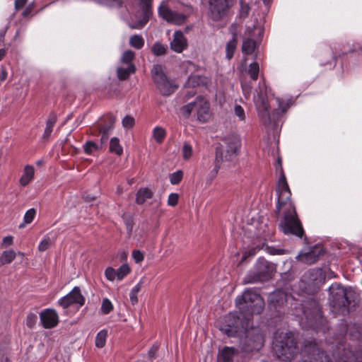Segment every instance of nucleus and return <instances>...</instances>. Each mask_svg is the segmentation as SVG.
Returning <instances> with one entry per match:
<instances>
[{
    "label": "nucleus",
    "instance_id": "nucleus-11",
    "mask_svg": "<svg viewBox=\"0 0 362 362\" xmlns=\"http://www.w3.org/2000/svg\"><path fill=\"white\" fill-rule=\"evenodd\" d=\"M255 269L256 276L252 279L245 280V283H252L269 279L274 271V266L264 259L259 258L256 264Z\"/></svg>",
    "mask_w": 362,
    "mask_h": 362
},
{
    "label": "nucleus",
    "instance_id": "nucleus-25",
    "mask_svg": "<svg viewBox=\"0 0 362 362\" xmlns=\"http://www.w3.org/2000/svg\"><path fill=\"white\" fill-rule=\"evenodd\" d=\"M129 45L136 49H141L145 43L144 37L140 35H133L129 37Z\"/></svg>",
    "mask_w": 362,
    "mask_h": 362
},
{
    "label": "nucleus",
    "instance_id": "nucleus-31",
    "mask_svg": "<svg viewBox=\"0 0 362 362\" xmlns=\"http://www.w3.org/2000/svg\"><path fill=\"white\" fill-rule=\"evenodd\" d=\"M134 56H135L134 52H132V50L125 51L121 57V59H120L121 64H122L125 66L134 65L132 63Z\"/></svg>",
    "mask_w": 362,
    "mask_h": 362
},
{
    "label": "nucleus",
    "instance_id": "nucleus-49",
    "mask_svg": "<svg viewBox=\"0 0 362 362\" xmlns=\"http://www.w3.org/2000/svg\"><path fill=\"white\" fill-rule=\"evenodd\" d=\"M311 304L313 305L312 313H308V311L305 308V307H303V309H304L303 310V313H304V315H305V317L307 318H309L310 315H317L320 313V309H319L318 305H317V303L315 301H312Z\"/></svg>",
    "mask_w": 362,
    "mask_h": 362
},
{
    "label": "nucleus",
    "instance_id": "nucleus-38",
    "mask_svg": "<svg viewBox=\"0 0 362 362\" xmlns=\"http://www.w3.org/2000/svg\"><path fill=\"white\" fill-rule=\"evenodd\" d=\"M115 119L112 117H110V124L107 127H102L100 130V133H102L101 136V143H105L108 137V133L110 130L112 128Z\"/></svg>",
    "mask_w": 362,
    "mask_h": 362
},
{
    "label": "nucleus",
    "instance_id": "nucleus-55",
    "mask_svg": "<svg viewBox=\"0 0 362 362\" xmlns=\"http://www.w3.org/2000/svg\"><path fill=\"white\" fill-rule=\"evenodd\" d=\"M125 226L127 231L129 234H131L133 230L134 222L132 218H129L125 220Z\"/></svg>",
    "mask_w": 362,
    "mask_h": 362
},
{
    "label": "nucleus",
    "instance_id": "nucleus-35",
    "mask_svg": "<svg viewBox=\"0 0 362 362\" xmlns=\"http://www.w3.org/2000/svg\"><path fill=\"white\" fill-rule=\"evenodd\" d=\"M141 287H142V284H141V283L139 282V283L136 284L132 288V289L130 291L129 298H130V301L132 305H135L137 303V302H138L137 295H138L139 292L141 291Z\"/></svg>",
    "mask_w": 362,
    "mask_h": 362
},
{
    "label": "nucleus",
    "instance_id": "nucleus-47",
    "mask_svg": "<svg viewBox=\"0 0 362 362\" xmlns=\"http://www.w3.org/2000/svg\"><path fill=\"white\" fill-rule=\"evenodd\" d=\"M179 200V194L177 193H170L168 197V205L170 206H175Z\"/></svg>",
    "mask_w": 362,
    "mask_h": 362
},
{
    "label": "nucleus",
    "instance_id": "nucleus-16",
    "mask_svg": "<svg viewBox=\"0 0 362 362\" xmlns=\"http://www.w3.org/2000/svg\"><path fill=\"white\" fill-rule=\"evenodd\" d=\"M40 320L44 328L52 329L58 325L59 315L55 310L47 308L40 313Z\"/></svg>",
    "mask_w": 362,
    "mask_h": 362
},
{
    "label": "nucleus",
    "instance_id": "nucleus-34",
    "mask_svg": "<svg viewBox=\"0 0 362 362\" xmlns=\"http://www.w3.org/2000/svg\"><path fill=\"white\" fill-rule=\"evenodd\" d=\"M83 148L86 154L91 155L97 151L100 146L93 141H88L83 144Z\"/></svg>",
    "mask_w": 362,
    "mask_h": 362
},
{
    "label": "nucleus",
    "instance_id": "nucleus-1",
    "mask_svg": "<svg viewBox=\"0 0 362 362\" xmlns=\"http://www.w3.org/2000/svg\"><path fill=\"white\" fill-rule=\"evenodd\" d=\"M276 193L278 196L276 210L279 214L282 213L284 215L279 224L280 230L286 235L293 234L301 238L303 230L291 200V193L283 173L278 181Z\"/></svg>",
    "mask_w": 362,
    "mask_h": 362
},
{
    "label": "nucleus",
    "instance_id": "nucleus-52",
    "mask_svg": "<svg viewBox=\"0 0 362 362\" xmlns=\"http://www.w3.org/2000/svg\"><path fill=\"white\" fill-rule=\"evenodd\" d=\"M122 123L124 128H131L134 124V117L127 115L122 119Z\"/></svg>",
    "mask_w": 362,
    "mask_h": 362
},
{
    "label": "nucleus",
    "instance_id": "nucleus-33",
    "mask_svg": "<svg viewBox=\"0 0 362 362\" xmlns=\"http://www.w3.org/2000/svg\"><path fill=\"white\" fill-rule=\"evenodd\" d=\"M237 46V41L235 37L230 40L226 45V58L230 59L234 54Z\"/></svg>",
    "mask_w": 362,
    "mask_h": 362
},
{
    "label": "nucleus",
    "instance_id": "nucleus-10",
    "mask_svg": "<svg viewBox=\"0 0 362 362\" xmlns=\"http://www.w3.org/2000/svg\"><path fill=\"white\" fill-rule=\"evenodd\" d=\"M262 33L263 30L260 26H254L252 29L250 27L247 28L245 32L247 38L243 40L242 45V51L245 54H252L255 52L257 47L256 35L260 37Z\"/></svg>",
    "mask_w": 362,
    "mask_h": 362
},
{
    "label": "nucleus",
    "instance_id": "nucleus-48",
    "mask_svg": "<svg viewBox=\"0 0 362 362\" xmlns=\"http://www.w3.org/2000/svg\"><path fill=\"white\" fill-rule=\"evenodd\" d=\"M132 257L136 263L140 264L144 259V254L141 250H135L132 252Z\"/></svg>",
    "mask_w": 362,
    "mask_h": 362
},
{
    "label": "nucleus",
    "instance_id": "nucleus-15",
    "mask_svg": "<svg viewBox=\"0 0 362 362\" xmlns=\"http://www.w3.org/2000/svg\"><path fill=\"white\" fill-rule=\"evenodd\" d=\"M209 16L214 21L221 19L228 7V0H209Z\"/></svg>",
    "mask_w": 362,
    "mask_h": 362
},
{
    "label": "nucleus",
    "instance_id": "nucleus-53",
    "mask_svg": "<svg viewBox=\"0 0 362 362\" xmlns=\"http://www.w3.org/2000/svg\"><path fill=\"white\" fill-rule=\"evenodd\" d=\"M13 242V237L12 235H8L3 238L1 243L2 247H7L11 246Z\"/></svg>",
    "mask_w": 362,
    "mask_h": 362
},
{
    "label": "nucleus",
    "instance_id": "nucleus-51",
    "mask_svg": "<svg viewBox=\"0 0 362 362\" xmlns=\"http://www.w3.org/2000/svg\"><path fill=\"white\" fill-rule=\"evenodd\" d=\"M240 16L241 17H246L250 11L249 4L240 0Z\"/></svg>",
    "mask_w": 362,
    "mask_h": 362
},
{
    "label": "nucleus",
    "instance_id": "nucleus-45",
    "mask_svg": "<svg viewBox=\"0 0 362 362\" xmlns=\"http://www.w3.org/2000/svg\"><path fill=\"white\" fill-rule=\"evenodd\" d=\"M94 2L107 6H119L121 4L120 0H93Z\"/></svg>",
    "mask_w": 362,
    "mask_h": 362
},
{
    "label": "nucleus",
    "instance_id": "nucleus-61",
    "mask_svg": "<svg viewBox=\"0 0 362 362\" xmlns=\"http://www.w3.org/2000/svg\"><path fill=\"white\" fill-rule=\"evenodd\" d=\"M5 54H6L5 49H0V60H1L3 59V57H4Z\"/></svg>",
    "mask_w": 362,
    "mask_h": 362
},
{
    "label": "nucleus",
    "instance_id": "nucleus-28",
    "mask_svg": "<svg viewBox=\"0 0 362 362\" xmlns=\"http://www.w3.org/2000/svg\"><path fill=\"white\" fill-rule=\"evenodd\" d=\"M16 252L13 250L3 252L0 257V262L3 264L11 263L16 257Z\"/></svg>",
    "mask_w": 362,
    "mask_h": 362
},
{
    "label": "nucleus",
    "instance_id": "nucleus-7",
    "mask_svg": "<svg viewBox=\"0 0 362 362\" xmlns=\"http://www.w3.org/2000/svg\"><path fill=\"white\" fill-rule=\"evenodd\" d=\"M329 303L336 311L344 315L346 309V288L337 284H333L329 288Z\"/></svg>",
    "mask_w": 362,
    "mask_h": 362
},
{
    "label": "nucleus",
    "instance_id": "nucleus-39",
    "mask_svg": "<svg viewBox=\"0 0 362 362\" xmlns=\"http://www.w3.org/2000/svg\"><path fill=\"white\" fill-rule=\"evenodd\" d=\"M259 71V66L258 63L253 62L250 64L247 72L252 80L256 81L257 79Z\"/></svg>",
    "mask_w": 362,
    "mask_h": 362
},
{
    "label": "nucleus",
    "instance_id": "nucleus-9",
    "mask_svg": "<svg viewBox=\"0 0 362 362\" xmlns=\"http://www.w3.org/2000/svg\"><path fill=\"white\" fill-rule=\"evenodd\" d=\"M259 92L254 96V102L259 112V117L265 122L269 121V104L267 99V89L264 82L259 83Z\"/></svg>",
    "mask_w": 362,
    "mask_h": 362
},
{
    "label": "nucleus",
    "instance_id": "nucleus-23",
    "mask_svg": "<svg viewBox=\"0 0 362 362\" xmlns=\"http://www.w3.org/2000/svg\"><path fill=\"white\" fill-rule=\"evenodd\" d=\"M153 193L148 188H141L137 193L136 197V202L138 204H143L147 199L152 197Z\"/></svg>",
    "mask_w": 362,
    "mask_h": 362
},
{
    "label": "nucleus",
    "instance_id": "nucleus-63",
    "mask_svg": "<svg viewBox=\"0 0 362 362\" xmlns=\"http://www.w3.org/2000/svg\"><path fill=\"white\" fill-rule=\"evenodd\" d=\"M122 192H123V189H122V187H120V186H118V187H117V192L119 194H122Z\"/></svg>",
    "mask_w": 362,
    "mask_h": 362
},
{
    "label": "nucleus",
    "instance_id": "nucleus-29",
    "mask_svg": "<svg viewBox=\"0 0 362 362\" xmlns=\"http://www.w3.org/2000/svg\"><path fill=\"white\" fill-rule=\"evenodd\" d=\"M107 337V331L106 329L100 330L96 335L95 337V346L98 348H103L105 346L106 343V339Z\"/></svg>",
    "mask_w": 362,
    "mask_h": 362
},
{
    "label": "nucleus",
    "instance_id": "nucleus-50",
    "mask_svg": "<svg viewBox=\"0 0 362 362\" xmlns=\"http://www.w3.org/2000/svg\"><path fill=\"white\" fill-rule=\"evenodd\" d=\"M37 315L35 313H30L26 317V325L28 327L33 328L37 322Z\"/></svg>",
    "mask_w": 362,
    "mask_h": 362
},
{
    "label": "nucleus",
    "instance_id": "nucleus-43",
    "mask_svg": "<svg viewBox=\"0 0 362 362\" xmlns=\"http://www.w3.org/2000/svg\"><path fill=\"white\" fill-rule=\"evenodd\" d=\"M104 274L105 278L110 281H113L117 279V270L112 267H107Z\"/></svg>",
    "mask_w": 362,
    "mask_h": 362
},
{
    "label": "nucleus",
    "instance_id": "nucleus-40",
    "mask_svg": "<svg viewBox=\"0 0 362 362\" xmlns=\"http://www.w3.org/2000/svg\"><path fill=\"white\" fill-rule=\"evenodd\" d=\"M52 245V240L51 238L45 235L38 245V250L40 252H44L47 250Z\"/></svg>",
    "mask_w": 362,
    "mask_h": 362
},
{
    "label": "nucleus",
    "instance_id": "nucleus-18",
    "mask_svg": "<svg viewBox=\"0 0 362 362\" xmlns=\"http://www.w3.org/2000/svg\"><path fill=\"white\" fill-rule=\"evenodd\" d=\"M322 250L318 248H313L309 250L308 252H300L296 258L308 264H311L315 263L319 258V256L321 254Z\"/></svg>",
    "mask_w": 362,
    "mask_h": 362
},
{
    "label": "nucleus",
    "instance_id": "nucleus-19",
    "mask_svg": "<svg viewBox=\"0 0 362 362\" xmlns=\"http://www.w3.org/2000/svg\"><path fill=\"white\" fill-rule=\"evenodd\" d=\"M237 351L233 347H224L219 351L218 362H233Z\"/></svg>",
    "mask_w": 362,
    "mask_h": 362
},
{
    "label": "nucleus",
    "instance_id": "nucleus-57",
    "mask_svg": "<svg viewBox=\"0 0 362 362\" xmlns=\"http://www.w3.org/2000/svg\"><path fill=\"white\" fill-rule=\"evenodd\" d=\"M7 77V72L4 69H0V83L5 81Z\"/></svg>",
    "mask_w": 362,
    "mask_h": 362
},
{
    "label": "nucleus",
    "instance_id": "nucleus-41",
    "mask_svg": "<svg viewBox=\"0 0 362 362\" xmlns=\"http://www.w3.org/2000/svg\"><path fill=\"white\" fill-rule=\"evenodd\" d=\"M113 305L112 302L108 298H104L101 305V312L103 314L107 315L109 314L111 311L113 310Z\"/></svg>",
    "mask_w": 362,
    "mask_h": 362
},
{
    "label": "nucleus",
    "instance_id": "nucleus-54",
    "mask_svg": "<svg viewBox=\"0 0 362 362\" xmlns=\"http://www.w3.org/2000/svg\"><path fill=\"white\" fill-rule=\"evenodd\" d=\"M242 89L244 95L249 98L251 93L252 86L246 83H242Z\"/></svg>",
    "mask_w": 362,
    "mask_h": 362
},
{
    "label": "nucleus",
    "instance_id": "nucleus-46",
    "mask_svg": "<svg viewBox=\"0 0 362 362\" xmlns=\"http://www.w3.org/2000/svg\"><path fill=\"white\" fill-rule=\"evenodd\" d=\"M35 214L36 212L34 209H30L29 210H28L25 212L23 218L25 224L30 223L33 221L35 216Z\"/></svg>",
    "mask_w": 362,
    "mask_h": 362
},
{
    "label": "nucleus",
    "instance_id": "nucleus-32",
    "mask_svg": "<svg viewBox=\"0 0 362 362\" xmlns=\"http://www.w3.org/2000/svg\"><path fill=\"white\" fill-rule=\"evenodd\" d=\"M193 155L192 146L187 141L183 144L182 147V156L185 160H189Z\"/></svg>",
    "mask_w": 362,
    "mask_h": 362
},
{
    "label": "nucleus",
    "instance_id": "nucleus-24",
    "mask_svg": "<svg viewBox=\"0 0 362 362\" xmlns=\"http://www.w3.org/2000/svg\"><path fill=\"white\" fill-rule=\"evenodd\" d=\"M56 122L57 115L54 112H51L46 122V127L43 134L45 138H48L51 135Z\"/></svg>",
    "mask_w": 362,
    "mask_h": 362
},
{
    "label": "nucleus",
    "instance_id": "nucleus-5",
    "mask_svg": "<svg viewBox=\"0 0 362 362\" xmlns=\"http://www.w3.org/2000/svg\"><path fill=\"white\" fill-rule=\"evenodd\" d=\"M240 147V139L235 134H230L223 136L216 150V159L221 160H230L235 158Z\"/></svg>",
    "mask_w": 362,
    "mask_h": 362
},
{
    "label": "nucleus",
    "instance_id": "nucleus-64",
    "mask_svg": "<svg viewBox=\"0 0 362 362\" xmlns=\"http://www.w3.org/2000/svg\"><path fill=\"white\" fill-rule=\"evenodd\" d=\"M121 257H122V259H127V252H123L122 253V255H121Z\"/></svg>",
    "mask_w": 362,
    "mask_h": 362
},
{
    "label": "nucleus",
    "instance_id": "nucleus-4",
    "mask_svg": "<svg viewBox=\"0 0 362 362\" xmlns=\"http://www.w3.org/2000/svg\"><path fill=\"white\" fill-rule=\"evenodd\" d=\"M181 112L185 117L193 115L202 123L209 121L212 115L209 102L203 97H197L193 102L183 106Z\"/></svg>",
    "mask_w": 362,
    "mask_h": 362
},
{
    "label": "nucleus",
    "instance_id": "nucleus-6",
    "mask_svg": "<svg viewBox=\"0 0 362 362\" xmlns=\"http://www.w3.org/2000/svg\"><path fill=\"white\" fill-rule=\"evenodd\" d=\"M220 330L228 337H234L239 332L247 329L250 325L249 321L245 320L239 313H230L226 315L219 324Z\"/></svg>",
    "mask_w": 362,
    "mask_h": 362
},
{
    "label": "nucleus",
    "instance_id": "nucleus-37",
    "mask_svg": "<svg viewBox=\"0 0 362 362\" xmlns=\"http://www.w3.org/2000/svg\"><path fill=\"white\" fill-rule=\"evenodd\" d=\"M167 46L160 42H156L151 47V51L156 56H161L166 53Z\"/></svg>",
    "mask_w": 362,
    "mask_h": 362
},
{
    "label": "nucleus",
    "instance_id": "nucleus-13",
    "mask_svg": "<svg viewBox=\"0 0 362 362\" xmlns=\"http://www.w3.org/2000/svg\"><path fill=\"white\" fill-rule=\"evenodd\" d=\"M142 5L141 15L136 16V21L134 23H129V25L132 29H141L149 21L152 16L151 0H140Z\"/></svg>",
    "mask_w": 362,
    "mask_h": 362
},
{
    "label": "nucleus",
    "instance_id": "nucleus-22",
    "mask_svg": "<svg viewBox=\"0 0 362 362\" xmlns=\"http://www.w3.org/2000/svg\"><path fill=\"white\" fill-rule=\"evenodd\" d=\"M35 169L32 165H26L23 170V175L20 179V184L22 186H26L33 179Z\"/></svg>",
    "mask_w": 362,
    "mask_h": 362
},
{
    "label": "nucleus",
    "instance_id": "nucleus-2",
    "mask_svg": "<svg viewBox=\"0 0 362 362\" xmlns=\"http://www.w3.org/2000/svg\"><path fill=\"white\" fill-rule=\"evenodd\" d=\"M235 305L242 317L250 321L253 315H258L262 312L264 302L258 293L248 289L236 298Z\"/></svg>",
    "mask_w": 362,
    "mask_h": 362
},
{
    "label": "nucleus",
    "instance_id": "nucleus-42",
    "mask_svg": "<svg viewBox=\"0 0 362 362\" xmlns=\"http://www.w3.org/2000/svg\"><path fill=\"white\" fill-rule=\"evenodd\" d=\"M182 177V171L177 170L176 172L170 175V182L172 185H177L181 182Z\"/></svg>",
    "mask_w": 362,
    "mask_h": 362
},
{
    "label": "nucleus",
    "instance_id": "nucleus-56",
    "mask_svg": "<svg viewBox=\"0 0 362 362\" xmlns=\"http://www.w3.org/2000/svg\"><path fill=\"white\" fill-rule=\"evenodd\" d=\"M277 101L279 103V108L281 109V111L282 112L286 111V110L288 107V104L285 103L284 101H281L279 98H277Z\"/></svg>",
    "mask_w": 362,
    "mask_h": 362
},
{
    "label": "nucleus",
    "instance_id": "nucleus-36",
    "mask_svg": "<svg viewBox=\"0 0 362 362\" xmlns=\"http://www.w3.org/2000/svg\"><path fill=\"white\" fill-rule=\"evenodd\" d=\"M166 136L165 130L160 127H156L153 131V137L158 143H161Z\"/></svg>",
    "mask_w": 362,
    "mask_h": 362
},
{
    "label": "nucleus",
    "instance_id": "nucleus-60",
    "mask_svg": "<svg viewBox=\"0 0 362 362\" xmlns=\"http://www.w3.org/2000/svg\"><path fill=\"white\" fill-rule=\"evenodd\" d=\"M197 79H198V78H197V76H190V77L189 78V83H192V84H193V85H194V83L195 82H197V81H197Z\"/></svg>",
    "mask_w": 362,
    "mask_h": 362
},
{
    "label": "nucleus",
    "instance_id": "nucleus-62",
    "mask_svg": "<svg viewBox=\"0 0 362 362\" xmlns=\"http://www.w3.org/2000/svg\"><path fill=\"white\" fill-rule=\"evenodd\" d=\"M283 296V293H281V291H278L276 292V293H274L273 296H272V300H274V298L275 296Z\"/></svg>",
    "mask_w": 362,
    "mask_h": 362
},
{
    "label": "nucleus",
    "instance_id": "nucleus-14",
    "mask_svg": "<svg viewBox=\"0 0 362 362\" xmlns=\"http://www.w3.org/2000/svg\"><path fill=\"white\" fill-rule=\"evenodd\" d=\"M160 17L167 22L176 25H181L185 23L186 16L184 14L170 10L166 5L161 4L158 8Z\"/></svg>",
    "mask_w": 362,
    "mask_h": 362
},
{
    "label": "nucleus",
    "instance_id": "nucleus-12",
    "mask_svg": "<svg viewBox=\"0 0 362 362\" xmlns=\"http://www.w3.org/2000/svg\"><path fill=\"white\" fill-rule=\"evenodd\" d=\"M84 303L85 298L78 286H75L67 295L58 300V304L63 308H67L74 304L81 307Z\"/></svg>",
    "mask_w": 362,
    "mask_h": 362
},
{
    "label": "nucleus",
    "instance_id": "nucleus-58",
    "mask_svg": "<svg viewBox=\"0 0 362 362\" xmlns=\"http://www.w3.org/2000/svg\"><path fill=\"white\" fill-rule=\"evenodd\" d=\"M26 0H16L15 5L16 8H22L25 4Z\"/></svg>",
    "mask_w": 362,
    "mask_h": 362
},
{
    "label": "nucleus",
    "instance_id": "nucleus-20",
    "mask_svg": "<svg viewBox=\"0 0 362 362\" xmlns=\"http://www.w3.org/2000/svg\"><path fill=\"white\" fill-rule=\"evenodd\" d=\"M135 71L136 67L134 65L125 66L121 64L117 69V76L119 80L124 81L127 79Z\"/></svg>",
    "mask_w": 362,
    "mask_h": 362
},
{
    "label": "nucleus",
    "instance_id": "nucleus-3",
    "mask_svg": "<svg viewBox=\"0 0 362 362\" xmlns=\"http://www.w3.org/2000/svg\"><path fill=\"white\" fill-rule=\"evenodd\" d=\"M273 350L276 357L282 361H291L297 353L296 341L289 334H275Z\"/></svg>",
    "mask_w": 362,
    "mask_h": 362
},
{
    "label": "nucleus",
    "instance_id": "nucleus-59",
    "mask_svg": "<svg viewBox=\"0 0 362 362\" xmlns=\"http://www.w3.org/2000/svg\"><path fill=\"white\" fill-rule=\"evenodd\" d=\"M158 350V347L157 346H153L150 351H149V356L151 358H155L156 357V351Z\"/></svg>",
    "mask_w": 362,
    "mask_h": 362
},
{
    "label": "nucleus",
    "instance_id": "nucleus-30",
    "mask_svg": "<svg viewBox=\"0 0 362 362\" xmlns=\"http://www.w3.org/2000/svg\"><path fill=\"white\" fill-rule=\"evenodd\" d=\"M358 294L354 288H346V309H348V305L351 302L355 303L358 300Z\"/></svg>",
    "mask_w": 362,
    "mask_h": 362
},
{
    "label": "nucleus",
    "instance_id": "nucleus-26",
    "mask_svg": "<svg viewBox=\"0 0 362 362\" xmlns=\"http://www.w3.org/2000/svg\"><path fill=\"white\" fill-rule=\"evenodd\" d=\"M110 151L121 156L123 153V148L120 145L119 140L117 137H112L110 141Z\"/></svg>",
    "mask_w": 362,
    "mask_h": 362
},
{
    "label": "nucleus",
    "instance_id": "nucleus-8",
    "mask_svg": "<svg viewBox=\"0 0 362 362\" xmlns=\"http://www.w3.org/2000/svg\"><path fill=\"white\" fill-rule=\"evenodd\" d=\"M151 75L158 89L163 95H170L177 88V86L167 78L160 64L153 65L151 69Z\"/></svg>",
    "mask_w": 362,
    "mask_h": 362
},
{
    "label": "nucleus",
    "instance_id": "nucleus-17",
    "mask_svg": "<svg viewBox=\"0 0 362 362\" xmlns=\"http://www.w3.org/2000/svg\"><path fill=\"white\" fill-rule=\"evenodd\" d=\"M170 47L172 50L177 53H181L187 47V40L183 33L177 30L173 34V40L170 42Z\"/></svg>",
    "mask_w": 362,
    "mask_h": 362
},
{
    "label": "nucleus",
    "instance_id": "nucleus-44",
    "mask_svg": "<svg viewBox=\"0 0 362 362\" xmlns=\"http://www.w3.org/2000/svg\"><path fill=\"white\" fill-rule=\"evenodd\" d=\"M234 113L239 121L244 122L245 120V113L242 106L235 105L234 107Z\"/></svg>",
    "mask_w": 362,
    "mask_h": 362
},
{
    "label": "nucleus",
    "instance_id": "nucleus-27",
    "mask_svg": "<svg viewBox=\"0 0 362 362\" xmlns=\"http://www.w3.org/2000/svg\"><path fill=\"white\" fill-rule=\"evenodd\" d=\"M117 270V280L120 281L124 279L132 271L128 264H122Z\"/></svg>",
    "mask_w": 362,
    "mask_h": 362
},
{
    "label": "nucleus",
    "instance_id": "nucleus-21",
    "mask_svg": "<svg viewBox=\"0 0 362 362\" xmlns=\"http://www.w3.org/2000/svg\"><path fill=\"white\" fill-rule=\"evenodd\" d=\"M312 356V358L309 361L305 359V362H332L328 356L315 346L313 347Z\"/></svg>",
    "mask_w": 362,
    "mask_h": 362
}]
</instances>
